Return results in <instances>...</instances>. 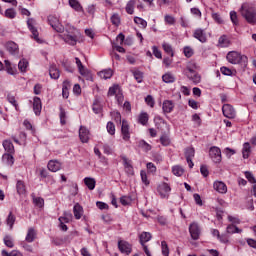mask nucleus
I'll list each match as a JSON object with an SVG mask.
<instances>
[{
  "label": "nucleus",
  "mask_w": 256,
  "mask_h": 256,
  "mask_svg": "<svg viewBox=\"0 0 256 256\" xmlns=\"http://www.w3.org/2000/svg\"><path fill=\"white\" fill-rule=\"evenodd\" d=\"M126 13H128V15H133V13H135V0L128 1L126 5Z\"/></svg>",
  "instance_id": "e433bc0d"
},
{
  "label": "nucleus",
  "mask_w": 256,
  "mask_h": 256,
  "mask_svg": "<svg viewBox=\"0 0 256 256\" xmlns=\"http://www.w3.org/2000/svg\"><path fill=\"white\" fill-rule=\"evenodd\" d=\"M8 102L15 107L16 111L19 109V104H17V100L15 99V96L13 95H8L7 96Z\"/></svg>",
  "instance_id": "864d4df0"
},
{
  "label": "nucleus",
  "mask_w": 256,
  "mask_h": 256,
  "mask_svg": "<svg viewBox=\"0 0 256 256\" xmlns=\"http://www.w3.org/2000/svg\"><path fill=\"white\" fill-rule=\"evenodd\" d=\"M73 213L75 219H81V217H83V207L79 204H75L73 207Z\"/></svg>",
  "instance_id": "a878e982"
},
{
  "label": "nucleus",
  "mask_w": 256,
  "mask_h": 256,
  "mask_svg": "<svg viewBox=\"0 0 256 256\" xmlns=\"http://www.w3.org/2000/svg\"><path fill=\"white\" fill-rule=\"evenodd\" d=\"M33 201L37 207L41 208V207H43V205H45V200L41 197L34 198Z\"/></svg>",
  "instance_id": "0e129e2a"
},
{
  "label": "nucleus",
  "mask_w": 256,
  "mask_h": 256,
  "mask_svg": "<svg viewBox=\"0 0 256 256\" xmlns=\"http://www.w3.org/2000/svg\"><path fill=\"white\" fill-rule=\"evenodd\" d=\"M79 137L80 141L83 143H88L89 142V130L87 128L81 126L79 129Z\"/></svg>",
  "instance_id": "6ab92c4d"
},
{
  "label": "nucleus",
  "mask_w": 256,
  "mask_h": 256,
  "mask_svg": "<svg viewBox=\"0 0 256 256\" xmlns=\"http://www.w3.org/2000/svg\"><path fill=\"white\" fill-rule=\"evenodd\" d=\"M111 23L112 25H115V27H119V25H121V17H119V14L111 16Z\"/></svg>",
  "instance_id": "3c124183"
},
{
  "label": "nucleus",
  "mask_w": 256,
  "mask_h": 256,
  "mask_svg": "<svg viewBox=\"0 0 256 256\" xmlns=\"http://www.w3.org/2000/svg\"><path fill=\"white\" fill-rule=\"evenodd\" d=\"M118 249L122 253H126V255H129V253H131V251H132L131 244H129V242L123 241V240H120L118 242Z\"/></svg>",
  "instance_id": "2eb2a0df"
},
{
  "label": "nucleus",
  "mask_w": 256,
  "mask_h": 256,
  "mask_svg": "<svg viewBox=\"0 0 256 256\" xmlns=\"http://www.w3.org/2000/svg\"><path fill=\"white\" fill-rule=\"evenodd\" d=\"M241 15L246 19L250 25L256 24V10L253 7H249L247 4L241 6Z\"/></svg>",
  "instance_id": "7ed1b4c3"
},
{
  "label": "nucleus",
  "mask_w": 256,
  "mask_h": 256,
  "mask_svg": "<svg viewBox=\"0 0 256 256\" xmlns=\"http://www.w3.org/2000/svg\"><path fill=\"white\" fill-rule=\"evenodd\" d=\"M48 169L52 171V173H57V171L61 170V162L57 160H50L48 162Z\"/></svg>",
  "instance_id": "a211bd4d"
},
{
  "label": "nucleus",
  "mask_w": 256,
  "mask_h": 256,
  "mask_svg": "<svg viewBox=\"0 0 256 256\" xmlns=\"http://www.w3.org/2000/svg\"><path fill=\"white\" fill-rule=\"evenodd\" d=\"M4 65L8 75H17V68L12 66L11 61L5 60Z\"/></svg>",
  "instance_id": "5701e85b"
},
{
  "label": "nucleus",
  "mask_w": 256,
  "mask_h": 256,
  "mask_svg": "<svg viewBox=\"0 0 256 256\" xmlns=\"http://www.w3.org/2000/svg\"><path fill=\"white\" fill-rule=\"evenodd\" d=\"M160 142L162 145H164V147H167L168 145L171 144V140L169 139V136H167V135L161 136Z\"/></svg>",
  "instance_id": "052dcab7"
},
{
  "label": "nucleus",
  "mask_w": 256,
  "mask_h": 256,
  "mask_svg": "<svg viewBox=\"0 0 256 256\" xmlns=\"http://www.w3.org/2000/svg\"><path fill=\"white\" fill-rule=\"evenodd\" d=\"M246 243L249 245L252 249H256V240L253 238H246Z\"/></svg>",
  "instance_id": "774afa93"
},
{
  "label": "nucleus",
  "mask_w": 256,
  "mask_h": 256,
  "mask_svg": "<svg viewBox=\"0 0 256 256\" xmlns=\"http://www.w3.org/2000/svg\"><path fill=\"white\" fill-rule=\"evenodd\" d=\"M172 173L176 177H181L185 173V170L183 169V167L176 165L172 167Z\"/></svg>",
  "instance_id": "c9c22d12"
},
{
  "label": "nucleus",
  "mask_w": 256,
  "mask_h": 256,
  "mask_svg": "<svg viewBox=\"0 0 256 256\" xmlns=\"http://www.w3.org/2000/svg\"><path fill=\"white\" fill-rule=\"evenodd\" d=\"M76 65L78 67L80 75H85V66H83V63L81 62V59L75 58Z\"/></svg>",
  "instance_id": "603ef678"
},
{
  "label": "nucleus",
  "mask_w": 256,
  "mask_h": 256,
  "mask_svg": "<svg viewBox=\"0 0 256 256\" xmlns=\"http://www.w3.org/2000/svg\"><path fill=\"white\" fill-rule=\"evenodd\" d=\"M4 16L7 19H15V17H17V11H15V9H13V8H8L4 12Z\"/></svg>",
  "instance_id": "58836bf2"
},
{
  "label": "nucleus",
  "mask_w": 256,
  "mask_h": 256,
  "mask_svg": "<svg viewBox=\"0 0 256 256\" xmlns=\"http://www.w3.org/2000/svg\"><path fill=\"white\" fill-rule=\"evenodd\" d=\"M27 25H28L29 31H31L32 33V37H34L35 41L39 43V31L35 27V25H37V22L35 21V19L29 18L27 20Z\"/></svg>",
  "instance_id": "9b49d317"
},
{
  "label": "nucleus",
  "mask_w": 256,
  "mask_h": 256,
  "mask_svg": "<svg viewBox=\"0 0 256 256\" xmlns=\"http://www.w3.org/2000/svg\"><path fill=\"white\" fill-rule=\"evenodd\" d=\"M111 117L118 125H121V123L123 124V121L121 120V113L118 111L111 112Z\"/></svg>",
  "instance_id": "c03bdc74"
},
{
  "label": "nucleus",
  "mask_w": 256,
  "mask_h": 256,
  "mask_svg": "<svg viewBox=\"0 0 256 256\" xmlns=\"http://www.w3.org/2000/svg\"><path fill=\"white\" fill-rule=\"evenodd\" d=\"M3 147L5 151H7V153H15V146H13V142H11L10 140H4Z\"/></svg>",
  "instance_id": "c85d7f7f"
},
{
  "label": "nucleus",
  "mask_w": 256,
  "mask_h": 256,
  "mask_svg": "<svg viewBox=\"0 0 256 256\" xmlns=\"http://www.w3.org/2000/svg\"><path fill=\"white\" fill-rule=\"evenodd\" d=\"M70 7L74 9V11H77L78 13H83V6H81V3L77 0H69L68 1Z\"/></svg>",
  "instance_id": "393cba45"
},
{
  "label": "nucleus",
  "mask_w": 256,
  "mask_h": 256,
  "mask_svg": "<svg viewBox=\"0 0 256 256\" xmlns=\"http://www.w3.org/2000/svg\"><path fill=\"white\" fill-rule=\"evenodd\" d=\"M135 80L137 81V83H142L143 82V72L139 71V70H134L132 71Z\"/></svg>",
  "instance_id": "8fccbe9b"
},
{
  "label": "nucleus",
  "mask_w": 256,
  "mask_h": 256,
  "mask_svg": "<svg viewBox=\"0 0 256 256\" xmlns=\"http://www.w3.org/2000/svg\"><path fill=\"white\" fill-rule=\"evenodd\" d=\"M162 255L169 256V246L166 241L161 242Z\"/></svg>",
  "instance_id": "4d7b16f0"
},
{
  "label": "nucleus",
  "mask_w": 256,
  "mask_h": 256,
  "mask_svg": "<svg viewBox=\"0 0 256 256\" xmlns=\"http://www.w3.org/2000/svg\"><path fill=\"white\" fill-rule=\"evenodd\" d=\"M145 101H146V104H147L149 107H155V99H153V96L148 95V96L145 98Z\"/></svg>",
  "instance_id": "69168bd1"
},
{
  "label": "nucleus",
  "mask_w": 256,
  "mask_h": 256,
  "mask_svg": "<svg viewBox=\"0 0 256 256\" xmlns=\"http://www.w3.org/2000/svg\"><path fill=\"white\" fill-rule=\"evenodd\" d=\"M186 75L195 85L201 83V75L197 73V64L189 63L186 67Z\"/></svg>",
  "instance_id": "20e7f679"
},
{
  "label": "nucleus",
  "mask_w": 256,
  "mask_h": 256,
  "mask_svg": "<svg viewBox=\"0 0 256 256\" xmlns=\"http://www.w3.org/2000/svg\"><path fill=\"white\" fill-rule=\"evenodd\" d=\"M245 177L249 181V183H251L252 185H256V179H255V176L253 175V173L246 171Z\"/></svg>",
  "instance_id": "6e6d98bb"
},
{
  "label": "nucleus",
  "mask_w": 256,
  "mask_h": 256,
  "mask_svg": "<svg viewBox=\"0 0 256 256\" xmlns=\"http://www.w3.org/2000/svg\"><path fill=\"white\" fill-rule=\"evenodd\" d=\"M16 190L18 195H25L27 193V186L25 185V182L22 180H17Z\"/></svg>",
  "instance_id": "aec40b11"
},
{
  "label": "nucleus",
  "mask_w": 256,
  "mask_h": 256,
  "mask_svg": "<svg viewBox=\"0 0 256 256\" xmlns=\"http://www.w3.org/2000/svg\"><path fill=\"white\" fill-rule=\"evenodd\" d=\"M157 191L162 199H169V195L171 193V186H169L165 182H161L157 187Z\"/></svg>",
  "instance_id": "0eeeda50"
},
{
  "label": "nucleus",
  "mask_w": 256,
  "mask_h": 256,
  "mask_svg": "<svg viewBox=\"0 0 256 256\" xmlns=\"http://www.w3.org/2000/svg\"><path fill=\"white\" fill-rule=\"evenodd\" d=\"M119 92H120L119 85H114L109 88L108 95L110 97H113V95H117V93H119Z\"/></svg>",
  "instance_id": "13d9d810"
},
{
  "label": "nucleus",
  "mask_w": 256,
  "mask_h": 256,
  "mask_svg": "<svg viewBox=\"0 0 256 256\" xmlns=\"http://www.w3.org/2000/svg\"><path fill=\"white\" fill-rule=\"evenodd\" d=\"M189 233L193 241H197L199 237H201V227H199V224L197 222H193L190 224Z\"/></svg>",
  "instance_id": "6e6552de"
},
{
  "label": "nucleus",
  "mask_w": 256,
  "mask_h": 256,
  "mask_svg": "<svg viewBox=\"0 0 256 256\" xmlns=\"http://www.w3.org/2000/svg\"><path fill=\"white\" fill-rule=\"evenodd\" d=\"M16 217L13 214V212H9L7 218H6V225H8V227H10V230L13 229V225H15V221H16Z\"/></svg>",
  "instance_id": "2f4dec72"
},
{
  "label": "nucleus",
  "mask_w": 256,
  "mask_h": 256,
  "mask_svg": "<svg viewBox=\"0 0 256 256\" xmlns=\"http://www.w3.org/2000/svg\"><path fill=\"white\" fill-rule=\"evenodd\" d=\"M35 239H37V231H35V228H29L26 234L25 241L27 243H33Z\"/></svg>",
  "instance_id": "4be33fe9"
},
{
  "label": "nucleus",
  "mask_w": 256,
  "mask_h": 256,
  "mask_svg": "<svg viewBox=\"0 0 256 256\" xmlns=\"http://www.w3.org/2000/svg\"><path fill=\"white\" fill-rule=\"evenodd\" d=\"M107 132L109 135L115 134V124L113 122H108L106 126Z\"/></svg>",
  "instance_id": "bf43d9fd"
},
{
  "label": "nucleus",
  "mask_w": 256,
  "mask_h": 256,
  "mask_svg": "<svg viewBox=\"0 0 256 256\" xmlns=\"http://www.w3.org/2000/svg\"><path fill=\"white\" fill-rule=\"evenodd\" d=\"M134 23H136V25H140V27H142V29L147 28V21H145L143 18L141 17H134Z\"/></svg>",
  "instance_id": "de8ad7c7"
},
{
  "label": "nucleus",
  "mask_w": 256,
  "mask_h": 256,
  "mask_svg": "<svg viewBox=\"0 0 256 256\" xmlns=\"http://www.w3.org/2000/svg\"><path fill=\"white\" fill-rule=\"evenodd\" d=\"M29 67V62L27 59L22 58L18 63V69L21 73H27V68Z\"/></svg>",
  "instance_id": "cd10ccee"
},
{
  "label": "nucleus",
  "mask_w": 256,
  "mask_h": 256,
  "mask_svg": "<svg viewBox=\"0 0 256 256\" xmlns=\"http://www.w3.org/2000/svg\"><path fill=\"white\" fill-rule=\"evenodd\" d=\"M218 45L220 47H229V45H231V41L229 40V38L226 35H222L218 39Z\"/></svg>",
  "instance_id": "7c9ffc66"
},
{
  "label": "nucleus",
  "mask_w": 256,
  "mask_h": 256,
  "mask_svg": "<svg viewBox=\"0 0 256 256\" xmlns=\"http://www.w3.org/2000/svg\"><path fill=\"white\" fill-rule=\"evenodd\" d=\"M185 157L190 161V159H193L195 157V149L194 148H187L185 151Z\"/></svg>",
  "instance_id": "5fc2aeb1"
},
{
  "label": "nucleus",
  "mask_w": 256,
  "mask_h": 256,
  "mask_svg": "<svg viewBox=\"0 0 256 256\" xmlns=\"http://www.w3.org/2000/svg\"><path fill=\"white\" fill-rule=\"evenodd\" d=\"M209 157L213 163H221V149L217 146H212L209 150Z\"/></svg>",
  "instance_id": "1a4fd4ad"
},
{
  "label": "nucleus",
  "mask_w": 256,
  "mask_h": 256,
  "mask_svg": "<svg viewBox=\"0 0 256 256\" xmlns=\"http://www.w3.org/2000/svg\"><path fill=\"white\" fill-rule=\"evenodd\" d=\"M151 237V233L142 232L140 235V245H142V247H145V244L148 243V241H151Z\"/></svg>",
  "instance_id": "bb28decb"
},
{
  "label": "nucleus",
  "mask_w": 256,
  "mask_h": 256,
  "mask_svg": "<svg viewBox=\"0 0 256 256\" xmlns=\"http://www.w3.org/2000/svg\"><path fill=\"white\" fill-rule=\"evenodd\" d=\"M98 75L101 79H111L113 77V70L106 69L98 72Z\"/></svg>",
  "instance_id": "c756f323"
},
{
  "label": "nucleus",
  "mask_w": 256,
  "mask_h": 256,
  "mask_svg": "<svg viewBox=\"0 0 256 256\" xmlns=\"http://www.w3.org/2000/svg\"><path fill=\"white\" fill-rule=\"evenodd\" d=\"M230 19H231V21H232V23L234 25H238L239 24V20L237 19V12L231 11L230 12Z\"/></svg>",
  "instance_id": "338daca9"
},
{
  "label": "nucleus",
  "mask_w": 256,
  "mask_h": 256,
  "mask_svg": "<svg viewBox=\"0 0 256 256\" xmlns=\"http://www.w3.org/2000/svg\"><path fill=\"white\" fill-rule=\"evenodd\" d=\"M48 23L52 27V29H54V31H57V33H63V31H65V28L63 27L57 16H48Z\"/></svg>",
  "instance_id": "39448f33"
},
{
  "label": "nucleus",
  "mask_w": 256,
  "mask_h": 256,
  "mask_svg": "<svg viewBox=\"0 0 256 256\" xmlns=\"http://www.w3.org/2000/svg\"><path fill=\"white\" fill-rule=\"evenodd\" d=\"M164 21L167 23V25H175V17L171 15H165Z\"/></svg>",
  "instance_id": "e2e57ef3"
},
{
  "label": "nucleus",
  "mask_w": 256,
  "mask_h": 256,
  "mask_svg": "<svg viewBox=\"0 0 256 256\" xmlns=\"http://www.w3.org/2000/svg\"><path fill=\"white\" fill-rule=\"evenodd\" d=\"M102 107H101V103H99V100H95L92 106V110L94 111V113L96 115H99V113H101L102 111Z\"/></svg>",
  "instance_id": "49530a36"
},
{
  "label": "nucleus",
  "mask_w": 256,
  "mask_h": 256,
  "mask_svg": "<svg viewBox=\"0 0 256 256\" xmlns=\"http://www.w3.org/2000/svg\"><path fill=\"white\" fill-rule=\"evenodd\" d=\"M123 164H124V169L125 173L129 175L130 177H133L135 175V170H133V165H131V161L127 158H123Z\"/></svg>",
  "instance_id": "f3484780"
},
{
  "label": "nucleus",
  "mask_w": 256,
  "mask_h": 256,
  "mask_svg": "<svg viewBox=\"0 0 256 256\" xmlns=\"http://www.w3.org/2000/svg\"><path fill=\"white\" fill-rule=\"evenodd\" d=\"M43 109V104L41 103V98L34 97L33 99V111L35 115H41V110Z\"/></svg>",
  "instance_id": "dca6fc26"
},
{
  "label": "nucleus",
  "mask_w": 256,
  "mask_h": 256,
  "mask_svg": "<svg viewBox=\"0 0 256 256\" xmlns=\"http://www.w3.org/2000/svg\"><path fill=\"white\" fill-rule=\"evenodd\" d=\"M213 189L214 191H217V193L225 195L227 193V184L223 181L216 180L213 183Z\"/></svg>",
  "instance_id": "f8f14e48"
},
{
  "label": "nucleus",
  "mask_w": 256,
  "mask_h": 256,
  "mask_svg": "<svg viewBox=\"0 0 256 256\" xmlns=\"http://www.w3.org/2000/svg\"><path fill=\"white\" fill-rule=\"evenodd\" d=\"M193 37L200 41V43H207V34L205 33V30L198 28L194 31Z\"/></svg>",
  "instance_id": "4468645a"
},
{
  "label": "nucleus",
  "mask_w": 256,
  "mask_h": 256,
  "mask_svg": "<svg viewBox=\"0 0 256 256\" xmlns=\"http://www.w3.org/2000/svg\"><path fill=\"white\" fill-rule=\"evenodd\" d=\"M6 51H8L14 59H20L21 57V54L19 53V45L13 41L6 43Z\"/></svg>",
  "instance_id": "423d86ee"
},
{
  "label": "nucleus",
  "mask_w": 256,
  "mask_h": 256,
  "mask_svg": "<svg viewBox=\"0 0 256 256\" xmlns=\"http://www.w3.org/2000/svg\"><path fill=\"white\" fill-rule=\"evenodd\" d=\"M162 109L164 113H171L175 109V103L171 100H165L162 104Z\"/></svg>",
  "instance_id": "412c9836"
},
{
  "label": "nucleus",
  "mask_w": 256,
  "mask_h": 256,
  "mask_svg": "<svg viewBox=\"0 0 256 256\" xmlns=\"http://www.w3.org/2000/svg\"><path fill=\"white\" fill-rule=\"evenodd\" d=\"M49 75L51 79H58L60 77L59 69H57V66H50Z\"/></svg>",
  "instance_id": "72a5a7b5"
},
{
  "label": "nucleus",
  "mask_w": 256,
  "mask_h": 256,
  "mask_svg": "<svg viewBox=\"0 0 256 256\" xmlns=\"http://www.w3.org/2000/svg\"><path fill=\"white\" fill-rule=\"evenodd\" d=\"M2 161L6 165H13V163H15V159L13 158V155H11V154H4L2 156Z\"/></svg>",
  "instance_id": "4c0bfd02"
},
{
  "label": "nucleus",
  "mask_w": 256,
  "mask_h": 256,
  "mask_svg": "<svg viewBox=\"0 0 256 256\" xmlns=\"http://www.w3.org/2000/svg\"><path fill=\"white\" fill-rule=\"evenodd\" d=\"M162 47H163L165 53H167L168 55H171V57H173L174 53H173V47H171V44L164 42L162 44Z\"/></svg>",
  "instance_id": "09e8293b"
},
{
  "label": "nucleus",
  "mask_w": 256,
  "mask_h": 256,
  "mask_svg": "<svg viewBox=\"0 0 256 256\" xmlns=\"http://www.w3.org/2000/svg\"><path fill=\"white\" fill-rule=\"evenodd\" d=\"M250 155H251V144H249V142H245L242 148V157L243 159H249Z\"/></svg>",
  "instance_id": "b1692460"
},
{
  "label": "nucleus",
  "mask_w": 256,
  "mask_h": 256,
  "mask_svg": "<svg viewBox=\"0 0 256 256\" xmlns=\"http://www.w3.org/2000/svg\"><path fill=\"white\" fill-rule=\"evenodd\" d=\"M59 117L61 125H65L67 123V112H65V109H63V107H60Z\"/></svg>",
  "instance_id": "37998d69"
},
{
  "label": "nucleus",
  "mask_w": 256,
  "mask_h": 256,
  "mask_svg": "<svg viewBox=\"0 0 256 256\" xmlns=\"http://www.w3.org/2000/svg\"><path fill=\"white\" fill-rule=\"evenodd\" d=\"M226 58L232 65H242V67H247V64L249 63V58L237 51L228 52Z\"/></svg>",
  "instance_id": "f03ea898"
},
{
  "label": "nucleus",
  "mask_w": 256,
  "mask_h": 256,
  "mask_svg": "<svg viewBox=\"0 0 256 256\" xmlns=\"http://www.w3.org/2000/svg\"><path fill=\"white\" fill-rule=\"evenodd\" d=\"M164 83H175V76L171 73H166L162 76Z\"/></svg>",
  "instance_id": "79ce46f5"
},
{
  "label": "nucleus",
  "mask_w": 256,
  "mask_h": 256,
  "mask_svg": "<svg viewBox=\"0 0 256 256\" xmlns=\"http://www.w3.org/2000/svg\"><path fill=\"white\" fill-rule=\"evenodd\" d=\"M84 183L90 191H93V189H95V185H96L95 178L86 177L84 178Z\"/></svg>",
  "instance_id": "473e14b6"
},
{
  "label": "nucleus",
  "mask_w": 256,
  "mask_h": 256,
  "mask_svg": "<svg viewBox=\"0 0 256 256\" xmlns=\"http://www.w3.org/2000/svg\"><path fill=\"white\" fill-rule=\"evenodd\" d=\"M138 121H139V123L141 124V125H145L146 123H148L149 122V114H147V113H141L140 115H139V118H138Z\"/></svg>",
  "instance_id": "a18cd8bd"
},
{
  "label": "nucleus",
  "mask_w": 256,
  "mask_h": 256,
  "mask_svg": "<svg viewBox=\"0 0 256 256\" xmlns=\"http://www.w3.org/2000/svg\"><path fill=\"white\" fill-rule=\"evenodd\" d=\"M138 147H140V149L144 150L146 153L151 151V145L147 143L145 140H140L138 142Z\"/></svg>",
  "instance_id": "a19ab883"
},
{
  "label": "nucleus",
  "mask_w": 256,
  "mask_h": 256,
  "mask_svg": "<svg viewBox=\"0 0 256 256\" xmlns=\"http://www.w3.org/2000/svg\"><path fill=\"white\" fill-rule=\"evenodd\" d=\"M222 113L224 117H227V119H235L237 115L235 108H233L231 104H224L222 106Z\"/></svg>",
  "instance_id": "9d476101"
},
{
  "label": "nucleus",
  "mask_w": 256,
  "mask_h": 256,
  "mask_svg": "<svg viewBox=\"0 0 256 256\" xmlns=\"http://www.w3.org/2000/svg\"><path fill=\"white\" fill-rule=\"evenodd\" d=\"M80 36H81V32H79L77 28L71 25H67L66 30L62 35V39L68 45L75 46L77 45V41H79Z\"/></svg>",
  "instance_id": "f257e3e1"
},
{
  "label": "nucleus",
  "mask_w": 256,
  "mask_h": 256,
  "mask_svg": "<svg viewBox=\"0 0 256 256\" xmlns=\"http://www.w3.org/2000/svg\"><path fill=\"white\" fill-rule=\"evenodd\" d=\"M220 71H221L222 75H226L228 77H231V75H233V70L229 69V68H227L225 66L221 67Z\"/></svg>",
  "instance_id": "680f3d73"
},
{
  "label": "nucleus",
  "mask_w": 256,
  "mask_h": 256,
  "mask_svg": "<svg viewBox=\"0 0 256 256\" xmlns=\"http://www.w3.org/2000/svg\"><path fill=\"white\" fill-rule=\"evenodd\" d=\"M121 133L124 141H129V139H131V133L129 132V122H127V120H122Z\"/></svg>",
  "instance_id": "ddd939ff"
},
{
  "label": "nucleus",
  "mask_w": 256,
  "mask_h": 256,
  "mask_svg": "<svg viewBox=\"0 0 256 256\" xmlns=\"http://www.w3.org/2000/svg\"><path fill=\"white\" fill-rule=\"evenodd\" d=\"M3 241L6 247H9V249H13L15 247V243L13 242V236L6 235Z\"/></svg>",
  "instance_id": "f704fd0d"
},
{
  "label": "nucleus",
  "mask_w": 256,
  "mask_h": 256,
  "mask_svg": "<svg viewBox=\"0 0 256 256\" xmlns=\"http://www.w3.org/2000/svg\"><path fill=\"white\" fill-rule=\"evenodd\" d=\"M73 220V214L71 212H64V215L61 216L58 221H63L64 223H69Z\"/></svg>",
  "instance_id": "ea45409f"
}]
</instances>
